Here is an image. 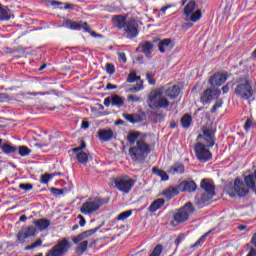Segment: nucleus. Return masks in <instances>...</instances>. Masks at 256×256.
I'll list each match as a JSON object with an SVG mask.
<instances>
[{"label":"nucleus","mask_w":256,"mask_h":256,"mask_svg":"<svg viewBox=\"0 0 256 256\" xmlns=\"http://www.w3.org/2000/svg\"><path fill=\"white\" fill-rule=\"evenodd\" d=\"M128 101H131L132 103H139V101H141V97L132 94L128 96Z\"/></svg>","instance_id":"864d4df0"},{"label":"nucleus","mask_w":256,"mask_h":256,"mask_svg":"<svg viewBox=\"0 0 256 256\" xmlns=\"http://www.w3.org/2000/svg\"><path fill=\"white\" fill-rule=\"evenodd\" d=\"M181 126L183 129H189L191 127V123H193V116L191 114H184L180 120Z\"/></svg>","instance_id":"c756f323"},{"label":"nucleus","mask_w":256,"mask_h":256,"mask_svg":"<svg viewBox=\"0 0 256 256\" xmlns=\"http://www.w3.org/2000/svg\"><path fill=\"white\" fill-rule=\"evenodd\" d=\"M99 229H101V225L97 226L96 228L82 232V235L84 236V239H86V237H91V235H95V233H97V231H99Z\"/></svg>","instance_id":"a19ab883"},{"label":"nucleus","mask_w":256,"mask_h":256,"mask_svg":"<svg viewBox=\"0 0 256 256\" xmlns=\"http://www.w3.org/2000/svg\"><path fill=\"white\" fill-rule=\"evenodd\" d=\"M87 247H89V242L87 240H85L79 244V247L76 248V252L77 253H85V251H87Z\"/></svg>","instance_id":"79ce46f5"},{"label":"nucleus","mask_w":256,"mask_h":256,"mask_svg":"<svg viewBox=\"0 0 256 256\" xmlns=\"http://www.w3.org/2000/svg\"><path fill=\"white\" fill-rule=\"evenodd\" d=\"M230 87H231V82H228L225 86L222 87V92L229 93Z\"/></svg>","instance_id":"bf43d9fd"},{"label":"nucleus","mask_w":256,"mask_h":256,"mask_svg":"<svg viewBox=\"0 0 256 256\" xmlns=\"http://www.w3.org/2000/svg\"><path fill=\"white\" fill-rule=\"evenodd\" d=\"M170 127H171V129L177 128V123L175 121H171L170 122Z\"/></svg>","instance_id":"774afa93"},{"label":"nucleus","mask_w":256,"mask_h":256,"mask_svg":"<svg viewBox=\"0 0 256 256\" xmlns=\"http://www.w3.org/2000/svg\"><path fill=\"white\" fill-rule=\"evenodd\" d=\"M152 173L157 177L161 178V181H169V175L167 174V172H165V170L153 167Z\"/></svg>","instance_id":"2f4dec72"},{"label":"nucleus","mask_w":256,"mask_h":256,"mask_svg":"<svg viewBox=\"0 0 256 256\" xmlns=\"http://www.w3.org/2000/svg\"><path fill=\"white\" fill-rule=\"evenodd\" d=\"M164 94L168 99H171V101H175V99L181 95V87L179 85H173L172 87L167 88L164 91Z\"/></svg>","instance_id":"412c9836"},{"label":"nucleus","mask_w":256,"mask_h":256,"mask_svg":"<svg viewBox=\"0 0 256 256\" xmlns=\"http://www.w3.org/2000/svg\"><path fill=\"white\" fill-rule=\"evenodd\" d=\"M244 183H246L248 187L253 189L254 193L256 194V170L254 171V173L246 175L244 177Z\"/></svg>","instance_id":"a878e982"},{"label":"nucleus","mask_w":256,"mask_h":256,"mask_svg":"<svg viewBox=\"0 0 256 256\" xmlns=\"http://www.w3.org/2000/svg\"><path fill=\"white\" fill-rule=\"evenodd\" d=\"M152 51H153V42L151 41L141 42L136 48L137 53H144L146 57H149Z\"/></svg>","instance_id":"6ab92c4d"},{"label":"nucleus","mask_w":256,"mask_h":256,"mask_svg":"<svg viewBox=\"0 0 256 256\" xmlns=\"http://www.w3.org/2000/svg\"><path fill=\"white\" fill-rule=\"evenodd\" d=\"M208 235L209 232H206L204 235H202L193 245L190 246V249H195V247H199V245L205 243V239H207Z\"/></svg>","instance_id":"e433bc0d"},{"label":"nucleus","mask_w":256,"mask_h":256,"mask_svg":"<svg viewBox=\"0 0 256 256\" xmlns=\"http://www.w3.org/2000/svg\"><path fill=\"white\" fill-rule=\"evenodd\" d=\"M19 189H22V191H31L33 190V184L21 183L19 184Z\"/></svg>","instance_id":"49530a36"},{"label":"nucleus","mask_w":256,"mask_h":256,"mask_svg":"<svg viewBox=\"0 0 256 256\" xmlns=\"http://www.w3.org/2000/svg\"><path fill=\"white\" fill-rule=\"evenodd\" d=\"M78 219H80L79 221V226L80 227H85V223H87V221L85 220V217H83V215H78Z\"/></svg>","instance_id":"13d9d810"},{"label":"nucleus","mask_w":256,"mask_h":256,"mask_svg":"<svg viewBox=\"0 0 256 256\" xmlns=\"http://www.w3.org/2000/svg\"><path fill=\"white\" fill-rule=\"evenodd\" d=\"M195 213V207H193V203L188 202L183 207L177 210L173 214V219L175 223H185V221H189V217Z\"/></svg>","instance_id":"9d476101"},{"label":"nucleus","mask_w":256,"mask_h":256,"mask_svg":"<svg viewBox=\"0 0 256 256\" xmlns=\"http://www.w3.org/2000/svg\"><path fill=\"white\" fill-rule=\"evenodd\" d=\"M118 59H119V61H122V63H127V56L123 52L118 53Z\"/></svg>","instance_id":"4d7b16f0"},{"label":"nucleus","mask_w":256,"mask_h":256,"mask_svg":"<svg viewBox=\"0 0 256 256\" xmlns=\"http://www.w3.org/2000/svg\"><path fill=\"white\" fill-rule=\"evenodd\" d=\"M216 194H210L209 192H204L201 194L200 198L196 200V205L199 209L207 207L211 203V199L215 197Z\"/></svg>","instance_id":"a211bd4d"},{"label":"nucleus","mask_w":256,"mask_h":256,"mask_svg":"<svg viewBox=\"0 0 256 256\" xmlns=\"http://www.w3.org/2000/svg\"><path fill=\"white\" fill-rule=\"evenodd\" d=\"M112 21L116 29L123 31V35L126 39L139 37V23H137V20H127V16L116 15L112 18Z\"/></svg>","instance_id":"f03ea898"},{"label":"nucleus","mask_w":256,"mask_h":256,"mask_svg":"<svg viewBox=\"0 0 256 256\" xmlns=\"http://www.w3.org/2000/svg\"><path fill=\"white\" fill-rule=\"evenodd\" d=\"M85 237L83 236V233L78 234L76 237L72 239L73 243L77 245V243H80V241H83Z\"/></svg>","instance_id":"5fc2aeb1"},{"label":"nucleus","mask_w":256,"mask_h":256,"mask_svg":"<svg viewBox=\"0 0 256 256\" xmlns=\"http://www.w3.org/2000/svg\"><path fill=\"white\" fill-rule=\"evenodd\" d=\"M114 133L113 130L111 129H102L100 131H98V137L100 139V141L106 142V141H111V139H113L114 137Z\"/></svg>","instance_id":"b1692460"},{"label":"nucleus","mask_w":256,"mask_h":256,"mask_svg":"<svg viewBox=\"0 0 256 256\" xmlns=\"http://www.w3.org/2000/svg\"><path fill=\"white\" fill-rule=\"evenodd\" d=\"M109 197L106 198H95L93 201H88L82 204L80 208V212L83 215H91V213H95V211H99L103 205H107L109 203Z\"/></svg>","instance_id":"6e6552de"},{"label":"nucleus","mask_w":256,"mask_h":256,"mask_svg":"<svg viewBox=\"0 0 256 256\" xmlns=\"http://www.w3.org/2000/svg\"><path fill=\"white\" fill-rule=\"evenodd\" d=\"M163 205H165V199L158 198L151 203V205L148 207V211L149 213H155V211H159Z\"/></svg>","instance_id":"cd10ccee"},{"label":"nucleus","mask_w":256,"mask_h":256,"mask_svg":"<svg viewBox=\"0 0 256 256\" xmlns=\"http://www.w3.org/2000/svg\"><path fill=\"white\" fill-rule=\"evenodd\" d=\"M69 249H71V242L64 238L59 240L45 256H65L69 253Z\"/></svg>","instance_id":"9b49d317"},{"label":"nucleus","mask_w":256,"mask_h":256,"mask_svg":"<svg viewBox=\"0 0 256 256\" xmlns=\"http://www.w3.org/2000/svg\"><path fill=\"white\" fill-rule=\"evenodd\" d=\"M197 142L194 148V151L196 153V158L200 163H207L213 159V153H211V147H214L215 141L217 139L215 138V134L209 129H205L202 131V134H199L197 136Z\"/></svg>","instance_id":"f257e3e1"},{"label":"nucleus","mask_w":256,"mask_h":256,"mask_svg":"<svg viewBox=\"0 0 256 256\" xmlns=\"http://www.w3.org/2000/svg\"><path fill=\"white\" fill-rule=\"evenodd\" d=\"M223 107V100L219 99L215 102V104L212 106L210 113H217L218 109H221Z\"/></svg>","instance_id":"c03bdc74"},{"label":"nucleus","mask_w":256,"mask_h":256,"mask_svg":"<svg viewBox=\"0 0 256 256\" xmlns=\"http://www.w3.org/2000/svg\"><path fill=\"white\" fill-rule=\"evenodd\" d=\"M200 187L201 189H203V191H205V193H209L210 195L211 194L216 195L215 185L209 182V179H206V178L202 179L200 182Z\"/></svg>","instance_id":"4be33fe9"},{"label":"nucleus","mask_w":256,"mask_h":256,"mask_svg":"<svg viewBox=\"0 0 256 256\" xmlns=\"http://www.w3.org/2000/svg\"><path fill=\"white\" fill-rule=\"evenodd\" d=\"M81 127H82V129H89V122L83 121Z\"/></svg>","instance_id":"0e129e2a"},{"label":"nucleus","mask_w":256,"mask_h":256,"mask_svg":"<svg viewBox=\"0 0 256 256\" xmlns=\"http://www.w3.org/2000/svg\"><path fill=\"white\" fill-rule=\"evenodd\" d=\"M112 181L120 193L128 194L135 187V180L127 175L115 177Z\"/></svg>","instance_id":"1a4fd4ad"},{"label":"nucleus","mask_w":256,"mask_h":256,"mask_svg":"<svg viewBox=\"0 0 256 256\" xmlns=\"http://www.w3.org/2000/svg\"><path fill=\"white\" fill-rule=\"evenodd\" d=\"M19 221H20L21 223H25V221H27V216H26V215L20 216Z\"/></svg>","instance_id":"69168bd1"},{"label":"nucleus","mask_w":256,"mask_h":256,"mask_svg":"<svg viewBox=\"0 0 256 256\" xmlns=\"http://www.w3.org/2000/svg\"><path fill=\"white\" fill-rule=\"evenodd\" d=\"M13 14H11V10L7 8H3L0 6V21H11Z\"/></svg>","instance_id":"7c9ffc66"},{"label":"nucleus","mask_w":256,"mask_h":256,"mask_svg":"<svg viewBox=\"0 0 256 256\" xmlns=\"http://www.w3.org/2000/svg\"><path fill=\"white\" fill-rule=\"evenodd\" d=\"M178 186L182 193H195L197 191V183L193 180H183Z\"/></svg>","instance_id":"f3484780"},{"label":"nucleus","mask_w":256,"mask_h":256,"mask_svg":"<svg viewBox=\"0 0 256 256\" xmlns=\"http://www.w3.org/2000/svg\"><path fill=\"white\" fill-rule=\"evenodd\" d=\"M33 224L39 229V231H45L51 226V221L49 219L41 218L39 220H34Z\"/></svg>","instance_id":"bb28decb"},{"label":"nucleus","mask_w":256,"mask_h":256,"mask_svg":"<svg viewBox=\"0 0 256 256\" xmlns=\"http://www.w3.org/2000/svg\"><path fill=\"white\" fill-rule=\"evenodd\" d=\"M42 245H43V240L38 239L34 243H32L31 245L26 246L24 250L25 251H31V249H35L36 247H41Z\"/></svg>","instance_id":"58836bf2"},{"label":"nucleus","mask_w":256,"mask_h":256,"mask_svg":"<svg viewBox=\"0 0 256 256\" xmlns=\"http://www.w3.org/2000/svg\"><path fill=\"white\" fill-rule=\"evenodd\" d=\"M128 153L132 161H144L145 157L151 153V146L145 140L140 139L136 141L135 146L129 148Z\"/></svg>","instance_id":"39448f33"},{"label":"nucleus","mask_w":256,"mask_h":256,"mask_svg":"<svg viewBox=\"0 0 256 256\" xmlns=\"http://www.w3.org/2000/svg\"><path fill=\"white\" fill-rule=\"evenodd\" d=\"M169 175H177L185 173V165L183 163L176 162L168 168Z\"/></svg>","instance_id":"5701e85b"},{"label":"nucleus","mask_w":256,"mask_h":256,"mask_svg":"<svg viewBox=\"0 0 256 256\" xmlns=\"http://www.w3.org/2000/svg\"><path fill=\"white\" fill-rule=\"evenodd\" d=\"M81 29H83L84 33H90L92 37H97V34L91 31V26L87 22L82 23Z\"/></svg>","instance_id":"ea45409f"},{"label":"nucleus","mask_w":256,"mask_h":256,"mask_svg":"<svg viewBox=\"0 0 256 256\" xmlns=\"http://www.w3.org/2000/svg\"><path fill=\"white\" fill-rule=\"evenodd\" d=\"M162 95L159 89L150 92L147 99L149 109H167V107H169V100Z\"/></svg>","instance_id":"0eeeda50"},{"label":"nucleus","mask_w":256,"mask_h":256,"mask_svg":"<svg viewBox=\"0 0 256 256\" xmlns=\"http://www.w3.org/2000/svg\"><path fill=\"white\" fill-rule=\"evenodd\" d=\"M181 193V188L178 186H170L166 190L162 192L163 197L167 199V201H171L173 197H177Z\"/></svg>","instance_id":"aec40b11"},{"label":"nucleus","mask_w":256,"mask_h":256,"mask_svg":"<svg viewBox=\"0 0 256 256\" xmlns=\"http://www.w3.org/2000/svg\"><path fill=\"white\" fill-rule=\"evenodd\" d=\"M161 253H163V245L158 244L154 247L152 253L149 256H161Z\"/></svg>","instance_id":"37998d69"},{"label":"nucleus","mask_w":256,"mask_h":256,"mask_svg":"<svg viewBox=\"0 0 256 256\" xmlns=\"http://www.w3.org/2000/svg\"><path fill=\"white\" fill-rule=\"evenodd\" d=\"M17 151L18 147L12 145L11 142L2 144V153H4V155H16Z\"/></svg>","instance_id":"393cba45"},{"label":"nucleus","mask_w":256,"mask_h":256,"mask_svg":"<svg viewBox=\"0 0 256 256\" xmlns=\"http://www.w3.org/2000/svg\"><path fill=\"white\" fill-rule=\"evenodd\" d=\"M141 79V76H137L134 72H131L128 75L127 83H135L136 81H139Z\"/></svg>","instance_id":"a18cd8bd"},{"label":"nucleus","mask_w":256,"mask_h":256,"mask_svg":"<svg viewBox=\"0 0 256 256\" xmlns=\"http://www.w3.org/2000/svg\"><path fill=\"white\" fill-rule=\"evenodd\" d=\"M253 127V120L251 118H248L244 124V130L249 131Z\"/></svg>","instance_id":"603ef678"},{"label":"nucleus","mask_w":256,"mask_h":256,"mask_svg":"<svg viewBox=\"0 0 256 256\" xmlns=\"http://www.w3.org/2000/svg\"><path fill=\"white\" fill-rule=\"evenodd\" d=\"M82 24H79L77 22H71L69 29H72V31H81Z\"/></svg>","instance_id":"8fccbe9b"},{"label":"nucleus","mask_w":256,"mask_h":256,"mask_svg":"<svg viewBox=\"0 0 256 256\" xmlns=\"http://www.w3.org/2000/svg\"><path fill=\"white\" fill-rule=\"evenodd\" d=\"M231 73L224 71V72H216L210 76L208 83L212 87H221L224 83L227 82V79L231 77Z\"/></svg>","instance_id":"ddd939ff"},{"label":"nucleus","mask_w":256,"mask_h":256,"mask_svg":"<svg viewBox=\"0 0 256 256\" xmlns=\"http://www.w3.org/2000/svg\"><path fill=\"white\" fill-rule=\"evenodd\" d=\"M221 97V89L208 88L200 95V102L202 105H209L213 99H219Z\"/></svg>","instance_id":"f8f14e48"},{"label":"nucleus","mask_w":256,"mask_h":256,"mask_svg":"<svg viewBox=\"0 0 256 256\" xmlns=\"http://www.w3.org/2000/svg\"><path fill=\"white\" fill-rule=\"evenodd\" d=\"M133 215V210H127L120 213L117 217V221H125V219H129Z\"/></svg>","instance_id":"c9c22d12"},{"label":"nucleus","mask_w":256,"mask_h":256,"mask_svg":"<svg viewBox=\"0 0 256 256\" xmlns=\"http://www.w3.org/2000/svg\"><path fill=\"white\" fill-rule=\"evenodd\" d=\"M124 119H126V121H129V123H132L133 125H135V123H139V121H141V119H139V116L135 115V114H123Z\"/></svg>","instance_id":"72a5a7b5"},{"label":"nucleus","mask_w":256,"mask_h":256,"mask_svg":"<svg viewBox=\"0 0 256 256\" xmlns=\"http://www.w3.org/2000/svg\"><path fill=\"white\" fill-rule=\"evenodd\" d=\"M17 152L20 157H27L31 155V149H29L27 146H19Z\"/></svg>","instance_id":"f704fd0d"},{"label":"nucleus","mask_w":256,"mask_h":256,"mask_svg":"<svg viewBox=\"0 0 256 256\" xmlns=\"http://www.w3.org/2000/svg\"><path fill=\"white\" fill-rule=\"evenodd\" d=\"M49 191L52 192V195H63V193H65V190L61 189V188H56V187H51L49 188Z\"/></svg>","instance_id":"de8ad7c7"},{"label":"nucleus","mask_w":256,"mask_h":256,"mask_svg":"<svg viewBox=\"0 0 256 256\" xmlns=\"http://www.w3.org/2000/svg\"><path fill=\"white\" fill-rule=\"evenodd\" d=\"M197 7V3L194 0L189 1L183 10L184 15V21H187V23H184L182 25V29H191L193 27V23H197V21H201V18L203 17V13L201 12V9H198L195 11V8Z\"/></svg>","instance_id":"20e7f679"},{"label":"nucleus","mask_w":256,"mask_h":256,"mask_svg":"<svg viewBox=\"0 0 256 256\" xmlns=\"http://www.w3.org/2000/svg\"><path fill=\"white\" fill-rule=\"evenodd\" d=\"M146 78H147L149 85H155L156 81H155V79H153L152 73H147Z\"/></svg>","instance_id":"6e6d98bb"},{"label":"nucleus","mask_w":256,"mask_h":256,"mask_svg":"<svg viewBox=\"0 0 256 256\" xmlns=\"http://www.w3.org/2000/svg\"><path fill=\"white\" fill-rule=\"evenodd\" d=\"M35 233H37V229L34 226H28L18 232L17 240L19 243H25L29 237H35Z\"/></svg>","instance_id":"dca6fc26"},{"label":"nucleus","mask_w":256,"mask_h":256,"mask_svg":"<svg viewBox=\"0 0 256 256\" xmlns=\"http://www.w3.org/2000/svg\"><path fill=\"white\" fill-rule=\"evenodd\" d=\"M64 9L73 10V9H74V6H73V4H65Z\"/></svg>","instance_id":"338daca9"},{"label":"nucleus","mask_w":256,"mask_h":256,"mask_svg":"<svg viewBox=\"0 0 256 256\" xmlns=\"http://www.w3.org/2000/svg\"><path fill=\"white\" fill-rule=\"evenodd\" d=\"M171 7H173V5H167V6H164L160 9L162 15H165V13H167V9H171Z\"/></svg>","instance_id":"052dcab7"},{"label":"nucleus","mask_w":256,"mask_h":256,"mask_svg":"<svg viewBox=\"0 0 256 256\" xmlns=\"http://www.w3.org/2000/svg\"><path fill=\"white\" fill-rule=\"evenodd\" d=\"M246 256H256V249L255 248H251Z\"/></svg>","instance_id":"e2e57ef3"},{"label":"nucleus","mask_w":256,"mask_h":256,"mask_svg":"<svg viewBox=\"0 0 256 256\" xmlns=\"http://www.w3.org/2000/svg\"><path fill=\"white\" fill-rule=\"evenodd\" d=\"M236 97L247 101L255 95V89H253V80L249 74H244L236 81V88L234 89Z\"/></svg>","instance_id":"7ed1b4c3"},{"label":"nucleus","mask_w":256,"mask_h":256,"mask_svg":"<svg viewBox=\"0 0 256 256\" xmlns=\"http://www.w3.org/2000/svg\"><path fill=\"white\" fill-rule=\"evenodd\" d=\"M153 43H158V51H160V53H165V47H169V45H171L172 40L171 38H167L164 40H160L159 38H155L153 40Z\"/></svg>","instance_id":"c85d7f7f"},{"label":"nucleus","mask_w":256,"mask_h":256,"mask_svg":"<svg viewBox=\"0 0 256 256\" xmlns=\"http://www.w3.org/2000/svg\"><path fill=\"white\" fill-rule=\"evenodd\" d=\"M86 147L87 144L85 143V141H82L80 146L72 149L73 153H77L76 159L78 163H82V165H86V163L89 162V155L83 152V149H85Z\"/></svg>","instance_id":"4468645a"},{"label":"nucleus","mask_w":256,"mask_h":256,"mask_svg":"<svg viewBox=\"0 0 256 256\" xmlns=\"http://www.w3.org/2000/svg\"><path fill=\"white\" fill-rule=\"evenodd\" d=\"M105 67H106V73L108 75H113L115 73V65L111 63H106Z\"/></svg>","instance_id":"09e8293b"},{"label":"nucleus","mask_w":256,"mask_h":256,"mask_svg":"<svg viewBox=\"0 0 256 256\" xmlns=\"http://www.w3.org/2000/svg\"><path fill=\"white\" fill-rule=\"evenodd\" d=\"M143 89L142 83H137L135 86L130 88L131 93H137V91H141Z\"/></svg>","instance_id":"3c124183"},{"label":"nucleus","mask_w":256,"mask_h":256,"mask_svg":"<svg viewBox=\"0 0 256 256\" xmlns=\"http://www.w3.org/2000/svg\"><path fill=\"white\" fill-rule=\"evenodd\" d=\"M55 177V174H43L40 177V183H42V185H47V183H49L50 179H53Z\"/></svg>","instance_id":"4c0bfd02"},{"label":"nucleus","mask_w":256,"mask_h":256,"mask_svg":"<svg viewBox=\"0 0 256 256\" xmlns=\"http://www.w3.org/2000/svg\"><path fill=\"white\" fill-rule=\"evenodd\" d=\"M141 136V132H132L130 134H128L127 136V141L130 143V145H135V143L137 142V139H139V137Z\"/></svg>","instance_id":"473e14b6"},{"label":"nucleus","mask_w":256,"mask_h":256,"mask_svg":"<svg viewBox=\"0 0 256 256\" xmlns=\"http://www.w3.org/2000/svg\"><path fill=\"white\" fill-rule=\"evenodd\" d=\"M104 105L105 107H118L119 109H121V107L125 105V98L114 94L104 99Z\"/></svg>","instance_id":"2eb2a0df"},{"label":"nucleus","mask_w":256,"mask_h":256,"mask_svg":"<svg viewBox=\"0 0 256 256\" xmlns=\"http://www.w3.org/2000/svg\"><path fill=\"white\" fill-rule=\"evenodd\" d=\"M117 88H118L117 85H114V84H111V83H108V84L106 85V89H108V91H111V90L117 89Z\"/></svg>","instance_id":"680f3d73"},{"label":"nucleus","mask_w":256,"mask_h":256,"mask_svg":"<svg viewBox=\"0 0 256 256\" xmlns=\"http://www.w3.org/2000/svg\"><path fill=\"white\" fill-rule=\"evenodd\" d=\"M249 189H251L245 181L240 178H235L233 184H229L226 188V193L232 197H245L249 195Z\"/></svg>","instance_id":"423d86ee"}]
</instances>
